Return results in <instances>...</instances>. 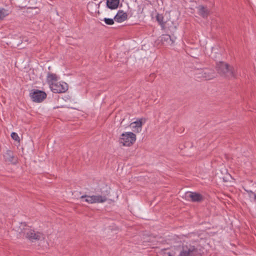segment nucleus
Masks as SVG:
<instances>
[{
  "label": "nucleus",
  "mask_w": 256,
  "mask_h": 256,
  "mask_svg": "<svg viewBox=\"0 0 256 256\" xmlns=\"http://www.w3.org/2000/svg\"><path fill=\"white\" fill-rule=\"evenodd\" d=\"M216 69L218 72L222 76L227 78L235 76L234 68L224 62H218L216 66Z\"/></svg>",
  "instance_id": "1"
},
{
  "label": "nucleus",
  "mask_w": 256,
  "mask_h": 256,
  "mask_svg": "<svg viewBox=\"0 0 256 256\" xmlns=\"http://www.w3.org/2000/svg\"><path fill=\"white\" fill-rule=\"evenodd\" d=\"M109 192H106L105 194L101 195L88 196L84 195L80 197V198L84 202L88 204L102 203L106 202L108 200L107 196Z\"/></svg>",
  "instance_id": "2"
},
{
  "label": "nucleus",
  "mask_w": 256,
  "mask_h": 256,
  "mask_svg": "<svg viewBox=\"0 0 256 256\" xmlns=\"http://www.w3.org/2000/svg\"><path fill=\"white\" fill-rule=\"evenodd\" d=\"M136 135L132 132H124L119 138V143L124 146H132L136 140Z\"/></svg>",
  "instance_id": "3"
},
{
  "label": "nucleus",
  "mask_w": 256,
  "mask_h": 256,
  "mask_svg": "<svg viewBox=\"0 0 256 256\" xmlns=\"http://www.w3.org/2000/svg\"><path fill=\"white\" fill-rule=\"evenodd\" d=\"M24 234L26 237L30 240H40L44 239V235L40 232H36L30 228H26L24 230Z\"/></svg>",
  "instance_id": "4"
},
{
  "label": "nucleus",
  "mask_w": 256,
  "mask_h": 256,
  "mask_svg": "<svg viewBox=\"0 0 256 256\" xmlns=\"http://www.w3.org/2000/svg\"><path fill=\"white\" fill-rule=\"evenodd\" d=\"M52 91L54 93H62L68 90V85L65 82H56L52 83L50 86Z\"/></svg>",
  "instance_id": "5"
},
{
  "label": "nucleus",
  "mask_w": 256,
  "mask_h": 256,
  "mask_svg": "<svg viewBox=\"0 0 256 256\" xmlns=\"http://www.w3.org/2000/svg\"><path fill=\"white\" fill-rule=\"evenodd\" d=\"M198 254L197 249L192 246H184L178 256H195Z\"/></svg>",
  "instance_id": "6"
},
{
  "label": "nucleus",
  "mask_w": 256,
  "mask_h": 256,
  "mask_svg": "<svg viewBox=\"0 0 256 256\" xmlns=\"http://www.w3.org/2000/svg\"><path fill=\"white\" fill-rule=\"evenodd\" d=\"M30 94L32 100L37 102H42L46 96V94L44 92L38 90H34Z\"/></svg>",
  "instance_id": "7"
},
{
  "label": "nucleus",
  "mask_w": 256,
  "mask_h": 256,
  "mask_svg": "<svg viewBox=\"0 0 256 256\" xmlns=\"http://www.w3.org/2000/svg\"><path fill=\"white\" fill-rule=\"evenodd\" d=\"M196 74L198 78H203L207 80L212 79L215 77L214 72L208 69L198 70L196 72Z\"/></svg>",
  "instance_id": "8"
},
{
  "label": "nucleus",
  "mask_w": 256,
  "mask_h": 256,
  "mask_svg": "<svg viewBox=\"0 0 256 256\" xmlns=\"http://www.w3.org/2000/svg\"><path fill=\"white\" fill-rule=\"evenodd\" d=\"M186 194V198H190L193 202H200L204 199V196L201 194L196 192H188Z\"/></svg>",
  "instance_id": "9"
},
{
  "label": "nucleus",
  "mask_w": 256,
  "mask_h": 256,
  "mask_svg": "<svg viewBox=\"0 0 256 256\" xmlns=\"http://www.w3.org/2000/svg\"><path fill=\"white\" fill-rule=\"evenodd\" d=\"M145 122V120L143 118L139 119L138 120L132 122L130 124L134 132H139L142 130V124Z\"/></svg>",
  "instance_id": "10"
},
{
  "label": "nucleus",
  "mask_w": 256,
  "mask_h": 256,
  "mask_svg": "<svg viewBox=\"0 0 256 256\" xmlns=\"http://www.w3.org/2000/svg\"><path fill=\"white\" fill-rule=\"evenodd\" d=\"M176 38H174L169 34H162L160 37V40L163 44L166 46H172L174 44Z\"/></svg>",
  "instance_id": "11"
},
{
  "label": "nucleus",
  "mask_w": 256,
  "mask_h": 256,
  "mask_svg": "<svg viewBox=\"0 0 256 256\" xmlns=\"http://www.w3.org/2000/svg\"><path fill=\"white\" fill-rule=\"evenodd\" d=\"M4 160L7 162L16 164L17 162V158L16 157L12 152L8 150L4 154Z\"/></svg>",
  "instance_id": "12"
},
{
  "label": "nucleus",
  "mask_w": 256,
  "mask_h": 256,
  "mask_svg": "<svg viewBox=\"0 0 256 256\" xmlns=\"http://www.w3.org/2000/svg\"><path fill=\"white\" fill-rule=\"evenodd\" d=\"M128 14L122 10H120L114 18V20L118 22H122L127 19Z\"/></svg>",
  "instance_id": "13"
},
{
  "label": "nucleus",
  "mask_w": 256,
  "mask_h": 256,
  "mask_svg": "<svg viewBox=\"0 0 256 256\" xmlns=\"http://www.w3.org/2000/svg\"><path fill=\"white\" fill-rule=\"evenodd\" d=\"M46 80L50 86L52 83H55L58 80V76L55 74L48 72L46 76Z\"/></svg>",
  "instance_id": "14"
},
{
  "label": "nucleus",
  "mask_w": 256,
  "mask_h": 256,
  "mask_svg": "<svg viewBox=\"0 0 256 256\" xmlns=\"http://www.w3.org/2000/svg\"><path fill=\"white\" fill-rule=\"evenodd\" d=\"M119 3L120 0H106V6L111 10L117 8Z\"/></svg>",
  "instance_id": "15"
},
{
  "label": "nucleus",
  "mask_w": 256,
  "mask_h": 256,
  "mask_svg": "<svg viewBox=\"0 0 256 256\" xmlns=\"http://www.w3.org/2000/svg\"><path fill=\"white\" fill-rule=\"evenodd\" d=\"M197 8L198 10L199 14L203 18H206L208 15V10L206 7L203 6H199L197 7Z\"/></svg>",
  "instance_id": "16"
},
{
  "label": "nucleus",
  "mask_w": 256,
  "mask_h": 256,
  "mask_svg": "<svg viewBox=\"0 0 256 256\" xmlns=\"http://www.w3.org/2000/svg\"><path fill=\"white\" fill-rule=\"evenodd\" d=\"M12 10L10 9L0 8V20H3L6 16L11 14Z\"/></svg>",
  "instance_id": "17"
},
{
  "label": "nucleus",
  "mask_w": 256,
  "mask_h": 256,
  "mask_svg": "<svg viewBox=\"0 0 256 256\" xmlns=\"http://www.w3.org/2000/svg\"><path fill=\"white\" fill-rule=\"evenodd\" d=\"M156 20L160 24L163 28H164V22L163 21L164 17L162 14H158L156 16Z\"/></svg>",
  "instance_id": "18"
},
{
  "label": "nucleus",
  "mask_w": 256,
  "mask_h": 256,
  "mask_svg": "<svg viewBox=\"0 0 256 256\" xmlns=\"http://www.w3.org/2000/svg\"><path fill=\"white\" fill-rule=\"evenodd\" d=\"M104 20L108 25H112L114 24V20L112 18H104Z\"/></svg>",
  "instance_id": "19"
},
{
  "label": "nucleus",
  "mask_w": 256,
  "mask_h": 256,
  "mask_svg": "<svg viewBox=\"0 0 256 256\" xmlns=\"http://www.w3.org/2000/svg\"><path fill=\"white\" fill-rule=\"evenodd\" d=\"M12 138L16 141L19 142L20 140V138L16 132H13L11 134Z\"/></svg>",
  "instance_id": "20"
},
{
  "label": "nucleus",
  "mask_w": 256,
  "mask_h": 256,
  "mask_svg": "<svg viewBox=\"0 0 256 256\" xmlns=\"http://www.w3.org/2000/svg\"><path fill=\"white\" fill-rule=\"evenodd\" d=\"M26 2L28 3L30 6L36 8L35 6L36 4V0H26Z\"/></svg>",
  "instance_id": "21"
},
{
  "label": "nucleus",
  "mask_w": 256,
  "mask_h": 256,
  "mask_svg": "<svg viewBox=\"0 0 256 256\" xmlns=\"http://www.w3.org/2000/svg\"><path fill=\"white\" fill-rule=\"evenodd\" d=\"M168 256H174L173 255H172L170 252H168Z\"/></svg>",
  "instance_id": "22"
},
{
  "label": "nucleus",
  "mask_w": 256,
  "mask_h": 256,
  "mask_svg": "<svg viewBox=\"0 0 256 256\" xmlns=\"http://www.w3.org/2000/svg\"><path fill=\"white\" fill-rule=\"evenodd\" d=\"M254 197H255V199H256V195H255Z\"/></svg>",
  "instance_id": "23"
}]
</instances>
